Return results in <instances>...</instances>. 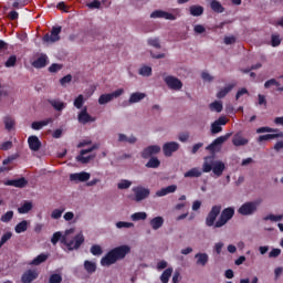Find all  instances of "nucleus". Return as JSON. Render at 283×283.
<instances>
[{
    "label": "nucleus",
    "mask_w": 283,
    "mask_h": 283,
    "mask_svg": "<svg viewBox=\"0 0 283 283\" xmlns=\"http://www.w3.org/2000/svg\"><path fill=\"white\" fill-rule=\"evenodd\" d=\"M132 248L129 245H118L108 250V252L102 258L101 265L104 268L112 266L119 261H123L127 254H129Z\"/></svg>",
    "instance_id": "nucleus-1"
},
{
    "label": "nucleus",
    "mask_w": 283,
    "mask_h": 283,
    "mask_svg": "<svg viewBox=\"0 0 283 283\" xmlns=\"http://www.w3.org/2000/svg\"><path fill=\"white\" fill-rule=\"evenodd\" d=\"M233 217H234V208H223L214 227L222 228L229 221H231Z\"/></svg>",
    "instance_id": "nucleus-2"
},
{
    "label": "nucleus",
    "mask_w": 283,
    "mask_h": 283,
    "mask_svg": "<svg viewBox=\"0 0 283 283\" xmlns=\"http://www.w3.org/2000/svg\"><path fill=\"white\" fill-rule=\"evenodd\" d=\"M222 211V206L217 205L214 207L211 208V210L209 211L207 218H206V226L208 228H214V229H220V228H216V223H217V218L219 214H221Z\"/></svg>",
    "instance_id": "nucleus-3"
},
{
    "label": "nucleus",
    "mask_w": 283,
    "mask_h": 283,
    "mask_svg": "<svg viewBox=\"0 0 283 283\" xmlns=\"http://www.w3.org/2000/svg\"><path fill=\"white\" fill-rule=\"evenodd\" d=\"M61 242L64 243L70 251L78 250L83 242H85V237L80 233L75 235L74 239L71 241H67L66 238L63 237Z\"/></svg>",
    "instance_id": "nucleus-4"
},
{
    "label": "nucleus",
    "mask_w": 283,
    "mask_h": 283,
    "mask_svg": "<svg viewBox=\"0 0 283 283\" xmlns=\"http://www.w3.org/2000/svg\"><path fill=\"white\" fill-rule=\"evenodd\" d=\"M258 201H248L239 208L238 213L241 216L254 214L258 211Z\"/></svg>",
    "instance_id": "nucleus-5"
},
{
    "label": "nucleus",
    "mask_w": 283,
    "mask_h": 283,
    "mask_svg": "<svg viewBox=\"0 0 283 283\" xmlns=\"http://www.w3.org/2000/svg\"><path fill=\"white\" fill-rule=\"evenodd\" d=\"M62 32V27H53L51 30V34L50 33H45L43 35V42L45 43H55L59 42L61 40V34Z\"/></svg>",
    "instance_id": "nucleus-6"
},
{
    "label": "nucleus",
    "mask_w": 283,
    "mask_h": 283,
    "mask_svg": "<svg viewBox=\"0 0 283 283\" xmlns=\"http://www.w3.org/2000/svg\"><path fill=\"white\" fill-rule=\"evenodd\" d=\"M122 94H124V90L117 88L113 93L101 95V97L97 99V103H99L101 105L111 103L114 98H118Z\"/></svg>",
    "instance_id": "nucleus-7"
},
{
    "label": "nucleus",
    "mask_w": 283,
    "mask_h": 283,
    "mask_svg": "<svg viewBox=\"0 0 283 283\" xmlns=\"http://www.w3.org/2000/svg\"><path fill=\"white\" fill-rule=\"evenodd\" d=\"M165 83L167 84L169 90H174V91H181L184 83L181 82L180 78L175 77V76H166L164 78Z\"/></svg>",
    "instance_id": "nucleus-8"
},
{
    "label": "nucleus",
    "mask_w": 283,
    "mask_h": 283,
    "mask_svg": "<svg viewBox=\"0 0 283 283\" xmlns=\"http://www.w3.org/2000/svg\"><path fill=\"white\" fill-rule=\"evenodd\" d=\"M135 195V201L140 202L150 196V190L144 187L133 188Z\"/></svg>",
    "instance_id": "nucleus-9"
},
{
    "label": "nucleus",
    "mask_w": 283,
    "mask_h": 283,
    "mask_svg": "<svg viewBox=\"0 0 283 283\" xmlns=\"http://www.w3.org/2000/svg\"><path fill=\"white\" fill-rule=\"evenodd\" d=\"M178 149H180V144L176 142L166 143L163 146L164 155L167 158H170Z\"/></svg>",
    "instance_id": "nucleus-10"
},
{
    "label": "nucleus",
    "mask_w": 283,
    "mask_h": 283,
    "mask_svg": "<svg viewBox=\"0 0 283 283\" xmlns=\"http://www.w3.org/2000/svg\"><path fill=\"white\" fill-rule=\"evenodd\" d=\"M77 120L81 124L86 125L88 123L96 122V117H93L87 113V106H84L80 114H77Z\"/></svg>",
    "instance_id": "nucleus-11"
},
{
    "label": "nucleus",
    "mask_w": 283,
    "mask_h": 283,
    "mask_svg": "<svg viewBox=\"0 0 283 283\" xmlns=\"http://www.w3.org/2000/svg\"><path fill=\"white\" fill-rule=\"evenodd\" d=\"M161 148L159 145H150L146 147L142 153V158L148 159L160 153Z\"/></svg>",
    "instance_id": "nucleus-12"
},
{
    "label": "nucleus",
    "mask_w": 283,
    "mask_h": 283,
    "mask_svg": "<svg viewBox=\"0 0 283 283\" xmlns=\"http://www.w3.org/2000/svg\"><path fill=\"white\" fill-rule=\"evenodd\" d=\"M93 149H95V147H91V148L81 150V155H77L76 158H75L76 161H80L83 165L88 164L95 156H93V155L85 156V155L92 153Z\"/></svg>",
    "instance_id": "nucleus-13"
},
{
    "label": "nucleus",
    "mask_w": 283,
    "mask_h": 283,
    "mask_svg": "<svg viewBox=\"0 0 283 283\" xmlns=\"http://www.w3.org/2000/svg\"><path fill=\"white\" fill-rule=\"evenodd\" d=\"M150 19L176 20L177 17L174 13L165 12L163 10H156L150 13Z\"/></svg>",
    "instance_id": "nucleus-14"
},
{
    "label": "nucleus",
    "mask_w": 283,
    "mask_h": 283,
    "mask_svg": "<svg viewBox=\"0 0 283 283\" xmlns=\"http://www.w3.org/2000/svg\"><path fill=\"white\" fill-rule=\"evenodd\" d=\"M90 178V172H74L70 175V180L75 182H86Z\"/></svg>",
    "instance_id": "nucleus-15"
},
{
    "label": "nucleus",
    "mask_w": 283,
    "mask_h": 283,
    "mask_svg": "<svg viewBox=\"0 0 283 283\" xmlns=\"http://www.w3.org/2000/svg\"><path fill=\"white\" fill-rule=\"evenodd\" d=\"M49 64V57L46 54L42 53L38 60H34L31 65L34 69H44Z\"/></svg>",
    "instance_id": "nucleus-16"
},
{
    "label": "nucleus",
    "mask_w": 283,
    "mask_h": 283,
    "mask_svg": "<svg viewBox=\"0 0 283 283\" xmlns=\"http://www.w3.org/2000/svg\"><path fill=\"white\" fill-rule=\"evenodd\" d=\"M46 103H49L55 112H62L66 108V103L59 98H49L46 99Z\"/></svg>",
    "instance_id": "nucleus-17"
},
{
    "label": "nucleus",
    "mask_w": 283,
    "mask_h": 283,
    "mask_svg": "<svg viewBox=\"0 0 283 283\" xmlns=\"http://www.w3.org/2000/svg\"><path fill=\"white\" fill-rule=\"evenodd\" d=\"M28 143L32 151H39L41 149V142L36 135H31Z\"/></svg>",
    "instance_id": "nucleus-18"
},
{
    "label": "nucleus",
    "mask_w": 283,
    "mask_h": 283,
    "mask_svg": "<svg viewBox=\"0 0 283 283\" xmlns=\"http://www.w3.org/2000/svg\"><path fill=\"white\" fill-rule=\"evenodd\" d=\"M249 144V140L242 136V134L238 133L232 137V145L234 147H243Z\"/></svg>",
    "instance_id": "nucleus-19"
},
{
    "label": "nucleus",
    "mask_w": 283,
    "mask_h": 283,
    "mask_svg": "<svg viewBox=\"0 0 283 283\" xmlns=\"http://www.w3.org/2000/svg\"><path fill=\"white\" fill-rule=\"evenodd\" d=\"M53 122H54V119L49 117V118L40 120V122H33L31 124V127L33 130L39 132Z\"/></svg>",
    "instance_id": "nucleus-20"
},
{
    "label": "nucleus",
    "mask_w": 283,
    "mask_h": 283,
    "mask_svg": "<svg viewBox=\"0 0 283 283\" xmlns=\"http://www.w3.org/2000/svg\"><path fill=\"white\" fill-rule=\"evenodd\" d=\"M38 277H39V274L35 271L29 270L22 274L21 281L22 283H31Z\"/></svg>",
    "instance_id": "nucleus-21"
},
{
    "label": "nucleus",
    "mask_w": 283,
    "mask_h": 283,
    "mask_svg": "<svg viewBox=\"0 0 283 283\" xmlns=\"http://www.w3.org/2000/svg\"><path fill=\"white\" fill-rule=\"evenodd\" d=\"M165 220L163 217H156L154 219H150L149 226L153 228V230L158 231L164 226Z\"/></svg>",
    "instance_id": "nucleus-22"
},
{
    "label": "nucleus",
    "mask_w": 283,
    "mask_h": 283,
    "mask_svg": "<svg viewBox=\"0 0 283 283\" xmlns=\"http://www.w3.org/2000/svg\"><path fill=\"white\" fill-rule=\"evenodd\" d=\"M177 190V186L176 185H170L166 188H161L160 190H158L156 192L157 197H164V196H168L170 193H175V191Z\"/></svg>",
    "instance_id": "nucleus-23"
},
{
    "label": "nucleus",
    "mask_w": 283,
    "mask_h": 283,
    "mask_svg": "<svg viewBox=\"0 0 283 283\" xmlns=\"http://www.w3.org/2000/svg\"><path fill=\"white\" fill-rule=\"evenodd\" d=\"M49 259V254L41 253L38 256H35L29 264L32 266H39L40 264L46 262Z\"/></svg>",
    "instance_id": "nucleus-24"
},
{
    "label": "nucleus",
    "mask_w": 283,
    "mask_h": 283,
    "mask_svg": "<svg viewBox=\"0 0 283 283\" xmlns=\"http://www.w3.org/2000/svg\"><path fill=\"white\" fill-rule=\"evenodd\" d=\"M196 260H197V265L199 266H206L207 263L209 262V255L207 253H197L195 255Z\"/></svg>",
    "instance_id": "nucleus-25"
},
{
    "label": "nucleus",
    "mask_w": 283,
    "mask_h": 283,
    "mask_svg": "<svg viewBox=\"0 0 283 283\" xmlns=\"http://www.w3.org/2000/svg\"><path fill=\"white\" fill-rule=\"evenodd\" d=\"M226 169V165L223 161H217L214 167H212V174H214L218 178L223 175Z\"/></svg>",
    "instance_id": "nucleus-26"
},
{
    "label": "nucleus",
    "mask_w": 283,
    "mask_h": 283,
    "mask_svg": "<svg viewBox=\"0 0 283 283\" xmlns=\"http://www.w3.org/2000/svg\"><path fill=\"white\" fill-rule=\"evenodd\" d=\"M234 84H230L228 86H226L224 88H221L218 93H217V98L218 99H222L227 96V94L231 93L234 88Z\"/></svg>",
    "instance_id": "nucleus-27"
},
{
    "label": "nucleus",
    "mask_w": 283,
    "mask_h": 283,
    "mask_svg": "<svg viewBox=\"0 0 283 283\" xmlns=\"http://www.w3.org/2000/svg\"><path fill=\"white\" fill-rule=\"evenodd\" d=\"M145 97H146L145 93L136 92L132 94L130 98H128V103L130 104L140 103Z\"/></svg>",
    "instance_id": "nucleus-28"
},
{
    "label": "nucleus",
    "mask_w": 283,
    "mask_h": 283,
    "mask_svg": "<svg viewBox=\"0 0 283 283\" xmlns=\"http://www.w3.org/2000/svg\"><path fill=\"white\" fill-rule=\"evenodd\" d=\"M172 273H174L172 268H167L164 271V273L160 274V277H159L160 282L161 283H169Z\"/></svg>",
    "instance_id": "nucleus-29"
},
{
    "label": "nucleus",
    "mask_w": 283,
    "mask_h": 283,
    "mask_svg": "<svg viewBox=\"0 0 283 283\" xmlns=\"http://www.w3.org/2000/svg\"><path fill=\"white\" fill-rule=\"evenodd\" d=\"M189 11L190 15L192 17H201L205 12V9L202 6H190Z\"/></svg>",
    "instance_id": "nucleus-30"
},
{
    "label": "nucleus",
    "mask_w": 283,
    "mask_h": 283,
    "mask_svg": "<svg viewBox=\"0 0 283 283\" xmlns=\"http://www.w3.org/2000/svg\"><path fill=\"white\" fill-rule=\"evenodd\" d=\"M202 171L197 167L191 168L188 172H185V178H201Z\"/></svg>",
    "instance_id": "nucleus-31"
},
{
    "label": "nucleus",
    "mask_w": 283,
    "mask_h": 283,
    "mask_svg": "<svg viewBox=\"0 0 283 283\" xmlns=\"http://www.w3.org/2000/svg\"><path fill=\"white\" fill-rule=\"evenodd\" d=\"M4 129L12 132L15 125V120L10 116H4L3 118Z\"/></svg>",
    "instance_id": "nucleus-32"
},
{
    "label": "nucleus",
    "mask_w": 283,
    "mask_h": 283,
    "mask_svg": "<svg viewBox=\"0 0 283 283\" xmlns=\"http://www.w3.org/2000/svg\"><path fill=\"white\" fill-rule=\"evenodd\" d=\"M161 165V161L158 157H150L149 160L146 163L145 167L147 168H159Z\"/></svg>",
    "instance_id": "nucleus-33"
},
{
    "label": "nucleus",
    "mask_w": 283,
    "mask_h": 283,
    "mask_svg": "<svg viewBox=\"0 0 283 283\" xmlns=\"http://www.w3.org/2000/svg\"><path fill=\"white\" fill-rule=\"evenodd\" d=\"M14 160V157H8L7 159H3L2 165L0 167V174L8 172L12 170V167H9L8 165Z\"/></svg>",
    "instance_id": "nucleus-34"
},
{
    "label": "nucleus",
    "mask_w": 283,
    "mask_h": 283,
    "mask_svg": "<svg viewBox=\"0 0 283 283\" xmlns=\"http://www.w3.org/2000/svg\"><path fill=\"white\" fill-rule=\"evenodd\" d=\"M84 270L86 271V273L93 274L94 272L97 271V265H96V263H94L92 261H85L84 262Z\"/></svg>",
    "instance_id": "nucleus-35"
},
{
    "label": "nucleus",
    "mask_w": 283,
    "mask_h": 283,
    "mask_svg": "<svg viewBox=\"0 0 283 283\" xmlns=\"http://www.w3.org/2000/svg\"><path fill=\"white\" fill-rule=\"evenodd\" d=\"M118 142L119 143H128L130 145H134L136 143V137L133 135L130 137H128L127 135L118 134Z\"/></svg>",
    "instance_id": "nucleus-36"
},
{
    "label": "nucleus",
    "mask_w": 283,
    "mask_h": 283,
    "mask_svg": "<svg viewBox=\"0 0 283 283\" xmlns=\"http://www.w3.org/2000/svg\"><path fill=\"white\" fill-rule=\"evenodd\" d=\"M210 8H211L212 11H214L217 13H223L224 12L223 6L220 2H218L217 0L211 1Z\"/></svg>",
    "instance_id": "nucleus-37"
},
{
    "label": "nucleus",
    "mask_w": 283,
    "mask_h": 283,
    "mask_svg": "<svg viewBox=\"0 0 283 283\" xmlns=\"http://www.w3.org/2000/svg\"><path fill=\"white\" fill-rule=\"evenodd\" d=\"M147 218H148V214H147L146 212H144V211H142V212H135V213L132 214V220H133L134 222L144 221V220H146Z\"/></svg>",
    "instance_id": "nucleus-38"
},
{
    "label": "nucleus",
    "mask_w": 283,
    "mask_h": 283,
    "mask_svg": "<svg viewBox=\"0 0 283 283\" xmlns=\"http://www.w3.org/2000/svg\"><path fill=\"white\" fill-rule=\"evenodd\" d=\"M30 0H13L12 8L14 10L23 9L29 4Z\"/></svg>",
    "instance_id": "nucleus-39"
},
{
    "label": "nucleus",
    "mask_w": 283,
    "mask_h": 283,
    "mask_svg": "<svg viewBox=\"0 0 283 283\" xmlns=\"http://www.w3.org/2000/svg\"><path fill=\"white\" fill-rule=\"evenodd\" d=\"M28 230V221L23 220L14 227L15 233H24Z\"/></svg>",
    "instance_id": "nucleus-40"
},
{
    "label": "nucleus",
    "mask_w": 283,
    "mask_h": 283,
    "mask_svg": "<svg viewBox=\"0 0 283 283\" xmlns=\"http://www.w3.org/2000/svg\"><path fill=\"white\" fill-rule=\"evenodd\" d=\"M209 108L211 112L221 113L223 111V104H222V102L216 101L209 105Z\"/></svg>",
    "instance_id": "nucleus-41"
},
{
    "label": "nucleus",
    "mask_w": 283,
    "mask_h": 283,
    "mask_svg": "<svg viewBox=\"0 0 283 283\" xmlns=\"http://www.w3.org/2000/svg\"><path fill=\"white\" fill-rule=\"evenodd\" d=\"M32 210V203L30 201L24 202L20 208H18V211L20 214H27Z\"/></svg>",
    "instance_id": "nucleus-42"
},
{
    "label": "nucleus",
    "mask_w": 283,
    "mask_h": 283,
    "mask_svg": "<svg viewBox=\"0 0 283 283\" xmlns=\"http://www.w3.org/2000/svg\"><path fill=\"white\" fill-rule=\"evenodd\" d=\"M231 135L232 134L219 136L218 138L214 139V142H212V144L216 146H221L224 144V142H227L231 137Z\"/></svg>",
    "instance_id": "nucleus-43"
},
{
    "label": "nucleus",
    "mask_w": 283,
    "mask_h": 283,
    "mask_svg": "<svg viewBox=\"0 0 283 283\" xmlns=\"http://www.w3.org/2000/svg\"><path fill=\"white\" fill-rule=\"evenodd\" d=\"M65 212V208H57V209H54L52 212H51V218L53 220H59L62 214Z\"/></svg>",
    "instance_id": "nucleus-44"
},
{
    "label": "nucleus",
    "mask_w": 283,
    "mask_h": 283,
    "mask_svg": "<svg viewBox=\"0 0 283 283\" xmlns=\"http://www.w3.org/2000/svg\"><path fill=\"white\" fill-rule=\"evenodd\" d=\"M18 59L17 55H11L9 56V59L7 60V62H4V67H14L17 65Z\"/></svg>",
    "instance_id": "nucleus-45"
},
{
    "label": "nucleus",
    "mask_w": 283,
    "mask_h": 283,
    "mask_svg": "<svg viewBox=\"0 0 283 283\" xmlns=\"http://www.w3.org/2000/svg\"><path fill=\"white\" fill-rule=\"evenodd\" d=\"M83 104H85V97H83V95L75 97L74 107L76 109H81L83 107Z\"/></svg>",
    "instance_id": "nucleus-46"
},
{
    "label": "nucleus",
    "mask_w": 283,
    "mask_h": 283,
    "mask_svg": "<svg viewBox=\"0 0 283 283\" xmlns=\"http://www.w3.org/2000/svg\"><path fill=\"white\" fill-rule=\"evenodd\" d=\"M14 212L12 210L8 211L1 217V222L9 223L13 219Z\"/></svg>",
    "instance_id": "nucleus-47"
},
{
    "label": "nucleus",
    "mask_w": 283,
    "mask_h": 283,
    "mask_svg": "<svg viewBox=\"0 0 283 283\" xmlns=\"http://www.w3.org/2000/svg\"><path fill=\"white\" fill-rule=\"evenodd\" d=\"M13 233L12 232H7L1 237L0 240V249H2V247L10 240L12 239Z\"/></svg>",
    "instance_id": "nucleus-48"
},
{
    "label": "nucleus",
    "mask_w": 283,
    "mask_h": 283,
    "mask_svg": "<svg viewBox=\"0 0 283 283\" xmlns=\"http://www.w3.org/2000/svg\"><path fill=\"white\" fill-rule=\"evenodd\" d=\"M133 185L132 181L129 180H122L117 184V188L120 189V190H125V189H128L130 188Z\"/></svg>",
    "instance_id": "nucleus-49"
},
{
    "label": "nucleus",
    "mask_w": 283,
    "mask_h": 283,
    "mask_svg": "<svg viewBox=\"0 0 283 283\" xmlns=\"http://www.w3.org/2000/svg\"><path fill=\"white\" fill-rule=\"evenodd\" d=\"M116 228L117 229H130V228H134V223L125 222V221H118V222H116Z\"/></svg>",
    "instance_id": "nucleus-50"
},
{
    "label": "nucleus",
    "mask_w": 283,
    "mask_h": 283,
    "mask_svg": "<svg viewBox=\"0 0 283 283\" xmlns=\"http://www.w3.org/2000/svg\"><path fill=\"white\" fill-rule=\"evenodd\" d=\"M138 74L143 76H150L153 74V69L149 66H143L139 69Z\"/></svg>",
    "instance_id": "nucleus-51"
},
{
    "label": "nucleus",
    "mask_w": 283,
    "mask_h": 283,
    "mask_svg": "<svg viewBox=\"0 0 283 283\" xmlns=\"http://www.w3.org/2000/svg\"><path fill=\"white\" fill-rule=\"evenodd\" d=\"M282 219H283V216L282 214H280V216H275V214H270V216H268V217H264V221H272V222H280V221H282Z\"/></svg>",
    "instance_id": "nucleus-52"
},
{
    "label": "nucleus",
    "mask_w": 283,
    "mask_h": 283,
    "mask_svg": "<svg viewBox=\"0 0 283 283\" xmlns=\"http://www.w3.org/2000/svg\"><path fill=\"white\" fill-rule=\"evenodd\" d=\"M222 130H223V128H222V126L220 124H218L216 122L211 124V134L212 135L221 133Z\"/></svg>",
    "instance_id": "nucleus-53"
},
{
    "label": "nucleus",
    "mask_w": 283,
    "mask_h": 283,
    "mask_svg": "<svg viewBox=\"0 0 283 283\" xmlns=\"http://www.w3.org/2000/svg\"><path fill=\"white\" fill-rule=\"evenodd\" d=\"M147 42H148V45L151 46V48H156V49H160L161 48L160 41L157 38L148 39Z\"/></svg>",
    "instance_id": "nucleus-54"
},
{
    "label": "nucleus",
    "mask_w": 283,
    "mask_h": 283,
    "mask_svg": "<svg viewBox=\"0 0 283 283\" xmlns=\"http://www.w3.org/2000/svg\"><path fill=\"white\" fill-rule=\"evenodd\" d=\"M280 83L276 81V78H270L264 82V88H270L271 86H279Z\"/></svg>",
    "instance_id": "nucleus-55"
},
{
    "label": "nucleus",
    "mask_w": 283,
    "mask_h": 283,
    "mask_svg": "<svg viewBox=\"0 0 283 283\" xmlns=\"http://www.w3.org/2000/svg\"><path fill=\"white\" fill-rule=\"evenodd\" d=\"M49 283H62L61 274H51L49 279Z\"/></svg>",
    "instance_id": "nucleus-56"
},
{
    "label": "nucleus",
    "mask_w": 283,
    "mask_h": 283,
    "mask_svg": "<svg viewBox=\"0 0 283 283\" xmlns=\"http://www.w3.org/2000/svg\"><path fill=\"white\" fill-rule=\"evenodd\" d=\"M28 186V181L24 177L15 179V188H24Z\"/></svg>",
    "instance_id": "nucleus-57"
},
{
    "label": "nucleus",
    "mask_w": 283,
    "mask_h": 283,
    "mask_svg": "<svg viewBox=\"0 0 283 283\" xmlns=\"http://www.w3.org/2000/svg\"><path fill=\"white\" fill-rule=\"evenodd\" d=\"M64 237H62L61 232H55L51 239V242L53 245H55L57 242L62 241Z\"/></svg>",
    "instance_id": "nucleus-58"
},
{
    "label": "nucleus",
    "mask_w": 283,
    "mask_h": 283,
    "mask_svg": "<svg viewBox=\"0 0 283 283\" xmlns=\"http://www.w3.org/2000/svg\"><path fill=\"white\" fill-rule=\"evenodd\" d=\"M280 44H281L280 35L273 34V35H272V40H271V45H272V48H279Z\"/></svg>",
    "instance_id": "nucleus-59"
},
{
    "label": "nucleus",
    "mask_w": 283,
    "mask_h": 283,
    "mask_svg": "<svg viewBox=\"0 0 283 283\" xmlns=\"http://www.w3.org/2000/svg\"><path fill=\"white\" fill-rule=\"evenodd\" d=\"M276 129L272 128V127H269V126H263V127H260L258 128L256 133L258 134H263V133H275Z\"/></svg>",
    "instance_id": "nucleus-60"
},
{
    "label": "nucleus",
    "mask_w": 283,
    "mask_h": 283,
    "mask_svg": "<svg viewBox=\"0 0 283 283\" xmlns=\"http://www.w3.org/2000/svg\"><path fill=\"white\" fill-rule=\"evenodd\" d=\"M91 253L93 255H101L103 253V250H102L101 245H92Z\"/></svg>",
    "instance_id": "nucleus-61"
},
{
    "label": "nucleus",
    "mask_w": 283,
    "mask_h": 283,
    "mask_svg": "<svg viewBox=\"0 0 283 283\" xmlns=\"http://www.w3.org/2000/svg\"><path fill=\"white\" fill-rule=\"evenodd\" d=\"M275 139V135H260L259 138H258V142L259 143H262L264 140H273Z\"/></svg>",
    "instance_id": "nucleus-62"
},
{
    "label": "nucleus",
    "mask_w": 283,
    "mask_h": 283,
    "mask_svg": "<svg viewBox=\"0 0 283 283\" xmlns=\"http://www.w3.org/2000/svg\"><path fill=\"white\" fill-rule=\"evenodd\" d=\"M62 65L57 64V63H53L50 67H49V72L50 73H57L59 71H61Z\"/></svg>",
    "instance_id": "nucleus-63"
},
{
    "label": "nucleus",
    "mask_w": 283,
    "mask_h": 283,
    "mask_svg": "<svg viewBox=\"0 0 283 283\" xmlns=\"http://www.w3.org/2000/svg\"><path fill=\"white\" fill-rule=\"evenodd\" d=\"M12 148H13V143L12 142L2 143L1 146H0L1 150H9V149H12Z\"/></svg>",
    "instance_id": "nucleus-64"
}]
</instances>
